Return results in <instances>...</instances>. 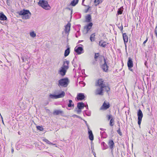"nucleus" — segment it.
Listing matches in <instances>:
<instances>
[{"label":"nucleus","instance_id":"1","mask_svg":"<svg viewBox=\"0 0 157 157\" xmlns=\"http://www.w3.org/2000/svg\"><path fill=\"white\" fill-rule=\"evenodd\" d=\"M105 82H104L103 79L100 78L98 80L96 86H98L99 88L104 89L105 91L108 93L110 91V88L108 86L105 84Z\"/></svg>","mask_w":157,"mask_h":157},{"label":"nucleus","instance_id":"2","mask_svg":"<svg viewBox=\"0 0 157 157\" xmlns=\"http://www.w3.org/2000/svg\"><path fill=\"white\" fill-rule=\"evenodd\" d=\"M20 15L22 16V19H28L30 18L31 14L29 10L23 9L19 13Z\"/></svg>","mask_w":157,"mask_h":157},{"label":"nucleus","instance_id":"3","mask_svg":"<svg viewBox=\"0 0 157 157\" xmlns=\"http://www.w3.org/2000/svg\"><path fill=\"white\" fill-rule=\"evenodd\" d=\"M69 83V80L68 78H65L60 79L58 81V86L66 87L67 86Z\"/></svg>","mask_w":157,"mask_h":157},{"label":"nucleus","instance_id":"4","mask_svg":"<svg viewBox=\"0 0 157 157\" xmlns=\"http://www.w3.org/2000/svg\"><path fill=\"white\" fill-rule=\"evenodd\" d=\"M38 4L39 6L46 10H49L51 8L50 6L48 3V2L44 0H39Z\"/></svg>","mask_w":157,"mask_h":157},{"label":"nucleus","instance_id":"5","mask_svg":"<svg viewBox=\"0 0 157 157\" xmlns=\"http://www.w3.org/2000/svg\"><path fill=\"white\" fill-rule=\"evenodd\" d=\"M59 93L57 94H50L49 97L50 98L52 99H57L60 98H63L65 95V93L63 91H59Z\"/></svg>","mask_w":157,"mask_h":157},{"label":"nucleus","instance_id":"6","mask_svg":"<svg viewBox=\"0 0 157 157\" xmlns=\"http://www.w3.org/2000/svg\"><path fill=\"white\" fill-rule=\"evenodd\" d=\"M79 45L81 46H76L75 48L74 49L75 51L78 55H80L84 52V51L82 47L83 45L82 44H80Z\"/></svg>","mask_w":157,"mask_h":157},{"label":"nucleus","instance_id":"7","mask_svg":"<svg viewBox=\"0 0 157 157\" xmlns=\"http://www.w3.org/2000/svg\"><path fill=\"white\" fill-rule=\"evenodd\" d=\"M138 124L140 125L141 124L142 118L143 117V114L140 109H139L137 112Z\"/></svg>","mask_w":157,"mask_h":157},{"label":"nucleus","instance_id":"8","mask_svg":"<svg viewBox=\"0 0 157 157\" xmlns=\"http://www.w3.org/2000/svg\"><path fill=\"white\" fill-rule=\"evenodd\" d=\"M105 90L104 89L101 88H97L95 91V94L96 95L102 96L104 95V91Z\"/></svg>","mask_w":157,"mask_h":157},{"label":"nucleus","instance_id":"9","mask_svg":"<svg viewBox=\"0 0 157 157\" xmlns=\"http://www.w3.org/2000/svg\"><path fill=\"white\" fill-rule=\"evenodd\" d=\"M127 65L129 70L130 71H132L133 70L131 68L133 66V63L132 59L130 57L128 59Z\"/></svg>","mask_w":157,"mask_h":157},{"label":"nucleus","instance_id":"10","mask_svg":"<svg viewBox=\"0 0 157 157\" xmlns=\"http://www.w3.org/2000/svg\"><path fill=\"white\" fill-rule=\"evenodd\" d=\"M104 63L101 66V68L103 71L105 72H107L108 71V67L106 63L105 59L104 58Z\"/></svg>","mask_w":157,"mask_h":157},{"label":"nucleus","instance_id":"11","mask_svg":"<svg viewBox=\"0 0 157 157\" xmlns=\"http://www.w3.org/2000/svg\"><path fill=\"white\" fill-rule=\"evenodd\" d=\"M110 107V104L109 102L106 103L105 101L100 108L101 110H106Z\"/></svg>","mask_w":157,"mask_h":157},{"label":"nucleus","instance_id":"12","mask_svg":"<svg viewBox=\"0 0 157 157\" xmlns=\"http://www.w3.org/2000/svg\"><path fill=\"white\" fill-rule=\"evenodd\" d=\"M67 69L64 68L63 67H61L59 70L58 73L61 76H63L65 75L67 71Z\"/></svg>","mask_w":157,"mask_h":157},{"label":"nucleus","instance_id":"13","mask_svg":"<svg viewBox=\"0 0 157 157\" xmlns=\"http://www.w3.org/2000/svg\"><path fill=\"white\" fill-rule=\"evenodd\" d=\"M71 25V23L70 22H68L67 24L65 26L64 31L66 33L69 34L70 29Z\"/></svg>","mask_w":157,"mask_h":157},{"label":"nucleus","instance_id":"14","mask_svg":"<svg viewBox=\"0 0 157 157\" xmlns=\"http://www.w3.org/2000/svg\"><path fill=\"white\" fill-rule=\"evenodd\" d=\"M85 96L83 93H79L77 95L76 98L78 100H82L84 99Z\"/></svg>","mask_w":157,"mask_h":157},{"label":"nucleus","instance_id":"15","mask_svg":"<svg viewBox=\"0 0 157 157\" xmlns=\"http://www.w3.org/2000/svg\"><path fill=\"white\" fill-rule=\"evenodd\" d=\"M93 25V24L92 22H90L87 25L84 27V29H86V33H87L89 31Z\"/></svg>","mask_w":157,"mask_h":157},{"label":"nucleus","instance_id":"16","mask_svg":"<svg viewBox=\"0 0 157 157\" xmlns=\"http://www.w3.org/2000/svg\"><path fill=\"white\" fill-rule=\"evenodd\" d=\"M64 114L63 112L60 110H55L53 113V114L54 115H58L60 114L63 116Z\"/></svg>","mask_w":157,"mask_h":157},{"label":"nucleus","instance_id":"17","mask_svg":"<svg viewBox=\"0 0 157 157\" xmlns=\"http://www.w3.org/2000/svg\"><path fill=\"white\" fill-rule=\"evenodd\" d=\"M69 63V62L68 61H64L63 62V64L62 67H63L64 68L67 70L69 68L68 65Z\"/></svg>","mask_w":157,"mask_h":157},{"label":"nucleus","instance_id":"18","mask_svg":"<svg viewBox=\"0 0 157 157\" xmlns=\"http://www.w3.org/2000/svg\"><path fill=\"white\" fill-rule=\"evenodd\" d=\"M88 134L89 135V139L91 141H93L94 139V136L92 131L90 129L88 130Z\"/></svg>","mask_w":157,"mask_h":157},{"label":"nucleus","instance_id":"19","mask_svg":"<svg viewBox=\"0 0 157 157\" xmlns=\"http://www.w3.org/2000/svg\"><path fill=\"white\" fill-rule=\"evenodd\" d=\"M123 37L124 44L125 45L126 47V43H127L128 42V36L126 35V33H123Z\"/></svg>","mask_w":157,"mask_h":157},{"label":"nucleus","instance_id":"20","mask_svg":"<svg viewBox=\"0 0 157 157\" xmlns=\"http://www.w3.org/2000/svg\"><path fill=\"white\" fill-rule=\"evenodd\" d=\"M77 108L78 109H82L85 106L84 103L82 102L77 103Z\"/></svg>","mask_w":157,"mask_h":157},{"label":"nucleus","instance_id":"21","mask_svg":"<svg viewBox=\"0 0 157 157\" xmlns=\"http://www.w3.org/2000/svg\"><path fill=\"white\" fill-rule=\"evenodd\" d=\"M0 20L2 21H6L7 20V18L6 17L2 12L0 13Z\"/></svg>","mask_w":157,"mask_h":157},{"label":"nucleus","instance_id":"22","mask_svg":"<svg viewBox=\"0 0 157 157\" xmlns=\"http://www.w3.org/2000/svg\"><path fill=\"white\" fill-rule=\"evenodd\" d=\"M108 144L110 148L112 150L114 144L113 141L112 140H109Z\"/></svg>","mask_w":157,"mask_h":157},{"label":"nucleus","instance_id":"23","mask_svg":"<svg viewBox=\"0 0 157 157\" xmlns=\"http://www.w3.org/2000/svg\"><path fill=\"white\" fill-rule=\"evenodd\" d=\"M108 44V43L103 40H101L99 42V45L102 47L105 48Z\"/></svg>","mask_w":157,"mask_h":157},{"label":"nucleus","instance_id":"24","mask_svg":"<svg viewBox=\"0 0 157 157\" xmlns=\"http://www.w3.org/2000/svg\"><path fill=\"white\" fill-rule=\"evenodd\" d=\"M70 52V48L68 47L65 50L64 56L65 57H66L69 54Z\"/></svg>","mask_w":157,"mask_h":157},{"label":"nucleus","instance_id":"25","mask_svg":"<svg viewBox=\"0 0 157 157\" xmlns=\"http://www.w3.org/2000/svg\"><path fill=\"white\" fill-rule=\"evenodd\" d=\"M79 0H73L70 4V5L72 6H75L78 2Z\"/></svg>","mask_w":157,"mask_h":157},{"label":"nucleus","instance_id":"26","mask_svg":"<svg viewBox=\"0 0 157 157\" xmlns=\"http://www.w3.org/2000/svg\"><path fill=\"white\" fill-rule=\"evenodd\" d=\"M117 25L118 27V28L121 30V32L123 33V27L122 25V24L121 23H119Z\"/></svg>","mask_w":157,"mask_h":157},{"label":"nucleus","instance_id":"27","mask_svg":"<svg viewBox=\"0 0 157 157\" xmlns=\"http://www.w3.org/2000/svg\"><path fill=\"white\" fill-rule=\"evenodd\" d=\"M21 59H22L23 62H25L27 63H28L29 62L28 61V58H26V56H22L21 57Z\"/></svg>","mask_w":157,"mask_h":157},{"label":"nucleus","instance_id":"28","mask_svg":"<svg viewBox=\"0 0 157 157\" xmlns=\"http://www.w3.org/2000/svg\"><path fill=\"white\" fill-rule=\"evenodd\" d=\"M91 17L90 14H88L86 17V20L87 22H90L91 21Z\"/></svg>","mask_w":157,"mask_h":157},{"label":"nucleus","instance_id":"29","mask_svg":"<svg viewBox=\"0 0 157 157\" xmlns=\"http://www.w3.org/2000/svg\"><path fill=\"white\" fill-rule=\"evenodd\" d=\"M74 106V104L73 103L72 101L71 100H69V103L68 104V106L69 107H73Z\"/></svg>","mask_w":157,"mask_h":157},{"label":"nucleus","instance_id":"30","mask_svg":"<svg viewBox=\"0 0 157 157\" xmlns=\"http://www.w3.org/2000/svg\"><path fill=\"white\" fill-rule=\"evenodd\" d=\"M123 8L122 7L118 9L117 11V15H118L122 14V12L123 11Z\"/></svg>","mask_w":157,"mask_h":157},{"label":"nucleus","instance_id":"31","mask_svg":"<svg viewBox=\"0 0 157 157\" xmlns=\"http://www.w3.org/2000/svg\"><path fill=\"white\" fill-rule=\"evenodd\" d=\"M102 2V0H95L94 2L95 6L98 5L100 3H101Z\"/></svg>","mask_w":157,"mask_h":157},{"label":"nucleus","instance_id":"32","mask_svg":"<svg viewBox=\"0 0 157 157\" xmlns=\"http://www.w3.org/2000/svg\"><path fill=\"white\" fill-rule=\"evenodd\" d=\"M114 124V119L113 118H112L110 121L109 125L110 126H113Z\"/></svg>","mask_w":157,"mask_h":157},{"label":"nucleus","instance_id":"33","mask_svg":"<svg viewBox=\"0 0 157 157\" xmlns=\"http://www.w3.org/2000/svg\"><path fill=\"white\" fill-rule=\"evenodd\" d=\"M95 34L94 33L92 34L90 37V40L91 41H93L94 40Z\"/></svg>","mask_w":157,"mask_h":157},{"label":"nucleus","instance_id":"34","mask_svg":"<svg viewBox=\"0 0 157 157\" xmlns=\"http://www.w3.org/2000/svg\"><path fill=\"white\" fill-rule=\"evenodd\" d=\"M30 35L31 37L34 38L36 36V34L34 31H33L30 33Z\"/></svg>","mask_w":157,"mask_h":157},{"label":"nucleus","instance_id":"35","mask_svg":"<svg viewBox=\"0 0 157 157\" xmlns=\"http://www.w3.org/2000/svg\"><path fill=\"white\" fill-rule=\"evenodd\" d=\"M84 112L88 116H91V112L90 111H88L87 112L86 110H85L84 111Z\"/></svg>","mask_w":157,"mask_h":157},{"label":"nucleus","instance_id":"36","mask_svg":"<svg viewBox=\"0 0 157 157\" xmlns=\"http://www.w3.org/2000/svg\"><path fill=\"white\" fill-rule=\"evenodd\" d=\"M36 128L38 130H39L40 131H42L44 130V128L42 126H37Z\"/></svg>","mask_w":157,"mask_h":157},{"label":"nucleus","instance_id":"37","mask_svg":"<svg viewBox=\"0 0 157 157\" xmlns=\"http://www.w3.org/2000/svg\"><path fill=\"white\" fill-rule=\"evenodd\" d=\"M43 140L46 142L47 144H52V143L49 141L48 140L46 139H44Z\"/></svg>","mask_w":157,"mask_h":157},{"label":"nucleus","instance_id":"38","mask_svg":"<svg viewBox=\"0 0 157 157\" xmlns=\"http://www.w3.org/2000/svg\"><path fill=\"white\" fill-rule=\"evenodd\" d=\"M117 132L118 134L121 136L122 135V133L121 132L120 128L119 127L118 129L117 130Z\"/></svg>","mask_w":157,"mask_h":157},{"label":"nucleus","instance_id":"39","mask_svg":"<svg viewBox=\"0 0 157 157\" xmlns=\"http://www.w3.org/2000/svg\"><path fill=\"white\" fill-rule=\"evenodd\" d=\"M72 117H73L74 118L76 117V118H78L79 119H80L81 120H83L80 116H78V115H75V114L73 115L72 116Z\"/></svg>","mask_w":157,"mask_h":157},{"label":"nucleus","instance_id":"40","mask_svg":"<svg viewBox=\"0 0 157 157\" xmlns=\"http://www.w3.org/2000/svg\"><path fill=\"white\" fill-rule=\"evenodd\" d=\"M107 117V119L108 120H110L112 118V115H107L106 116Z\"/></svg>","mask_w":157,"mask_h":157},{"label":"nucleus","instance_id":"41","mask_svg":"<svg viewBox=\"0 0 157 157\" xmlns=\"http://www.w3.org/2000/svg\"><path fill=\"white\" fill-rule=\"evenodd\" d=\"M82 120H83V121H84L85 123L86 126H87L88 130H89V129H90V128H89V125L87 124L86 121L85 120H83V119Z\"/></svg>","mask_w":157,"mask_h":157},{"label":"nucleus","instance_id":"42","mask_svg":"<svg viewBox=\"0 0 157 157\" xmlns=\"http://www.w3.org/2000/svg\"><path fill=\"white\" fill-rule=\"evenodd\" d=\"M99 56V53H95L94 56L95 59H97Z\"/></svg>","mask_w":157,"mask_h":157},{"label":"nucleus","instance_id":"43","mask_svg":"<svg viewBox=\"0 0 157 157\" xmlns=\"http://www.w3.org/2000/svg\"><path fill=\"white\" fill-rule=\"evenodd\" d=\"M81 111H82L81 109H78V110H76L77 113L78 114H80L81 113Z\"/></svg>","mask_w":157,"mask_h":157},{"label":"nucleus","instance_id":"44","mask_svg":"<svg viewBox=\"0 0 157 157\" xmlns=\"http://www.w3.org/2000/svg\"><path fill=\"white\" fill-rule=\"evenodd\" d=\"M88 8L86 9L85 10V12L86 13H87L89 10V9L90 8V7L89 6H88Z\"/></svg>","mask_w":157,"mask_h":157},{"label":"nucleus","instance_id":"45","mask_svg":"<svg viewBox=\"0 0 157 157\" xmlns=\"http://www.w3.org/2000/svg\"><path fill=\"white\" fill-rule=\"evenodd\" d=\"M147 40H148L147 38L146 40L145 41H144V42H143V45H144H144H145V43H146V42H147Z\"/></svg>","mask_w":157,"mask_h":157},{"label":"nucleus","instance_id":"46","mask_svg":"<svg viewBox=\"0 0 157 157\" xmlns=\"http://www.w3.org/2000/svg\"><path fill=\"white\" fill-rule=\"evenodd\" d=\"M101 144L103 145L104 147L105 146V145H106V144L104 142H102L101 143Z\"/></svg>","mask_w":157,"mask_h":157},{"label":"nucleus","instance_id":"47","mask_svg":"<svg viewBox=\"0 0 157 157\" xmlns=\"http://www.w3.org/2000/svg\"><path fill=\"white\" fill-rule=\"evenodd\" d=\"M145 65L147 67V61H145V63H144Z\"/></svg>","mask_w":157,"mask_h":157},{"label":"nucleus","instance_id":"48","mask_svg":"<svg viewBox=\"0 0 157 157\" xmlns=\"http://www.w3.org/2000/svg\"><path fill=\"white\" fill-rule=\"evenodd\" d=\"M117 123L118 124V126L119 127H120V123H119V121H118L117 122Z\"/></svg>","mask_w":157,"mask_h":157},{"label":"nucleus","instance_id":"49","mask_svg":"<svg viewBox=\"0 0 157 157\" xmlns=\"http://www.w3.org/2000/svg\"><path fill=\"white\" fill-rule=\"evenodd\" d=\"M85 0H82V5L83 6H85V5H84L83 4V2H84V1H85Z\"/></svg>","mask_w":157,"mask_h":157},{"label":"nucleus","instance_id":"50","mask_svg":"<svg viewBox=\"0 0 157 157\" xmlns=\"http://www.w3.org/2000/svg\"><path fill=\"white\" fill-rule=\"evenodd\" d=\"M155 33L156 36H157V32H156V31L155 29Z\"/></svg>","mask_w":157,"mask_h":157},{"label":"nucleus","instance_id":"51","mask_svg":"<svg viewBox=\"0 0 157 157\" xmlns=\"http://www.w3.org/2000/svg\"><path fill=\"white\" fill-rule=\"evenodd\" d=\"M128 26V24H125V25L124 27H127Z\"/></svg>","mask_w":157,"mask_h":157},{"label":"nucleus","instance_id":"52","mask_svg":"<svg viewBox=\"0 0 157 157\" xmlns=\"http://www.w3.org/2000/svg\"><path fill=\"white\" fill-rule=\"evenodd\" d=\"M13 151H14L13 149V148H12V149H11V151H12V153H13Z\"/></svg>","mask_w":157,"mask_h":157},{"label":"nucleus","instance_id":"53","mask_svg":"<svg viewBox=\"0 0 157 157\" xmlns=\"http://www.w3.org/2000/svg\"><path fill=\"white\" fill-rule=\"evenodd\" d=\"M52 145H56V144H52H52H51Z\"/></svg>","mask_w":157,"mask_h":157},{"label":"nucleus","instance_id":"54","mask_svg":"<svg viewBox=\"0 0 157 157\" xmlns=\"http://www.w3.org/2000/svg\"><path fill=\"white\" fill-rule=\"evenodd\" d=\"M100 129L101 130H102V131H103L105 129H103V128H100Z\"/></svg>","mask_w":157,"mask_h":157},{"label":"nucleus","instance_id":"55","mask_svg":"<svg viewBox=\"0 0 157 157\" xmlns=\"http://www.w3.org/2000/svg\"><path fill=\"white\" fill-rule=\"evenodd\" d=\"M86 107L87 109H88V107L87 105V106H86Z\"/></svg>","mask_w":157,"mask_h":157},{"label":"nucleus","instance_id":"56","mask_svg":"<svg viewBox=\"0 0 157 157\" xmlns=\"http://www.w3.org/2000/svg\"><path fill=\"white\" fill-rule=\"evenodd\" d=\"M72 10L71 9V15L72 14Z\"/></svg>","mask_w":157,"mask_h":157},{"label":"nucleus","instance_id":"57","mask_svg":"<svg viewBox=\"0 0 157 157\" xmlns=\"http://www.w3.org/2000/svg\"><path fill=\"white\" fill-rule=\"evenodd\" d=\"M67 9H69V10H71V9L70 8H67Z\"/></svg>","mask_w":157,"mask_h":157},{"label":"nucleus","instance_id":"58","mask_svg":"<svg viewBox=\"0 0 157 157\" xmlns=\"http://www.w3.org/2000/svg\"><path fill=\"white\" fill-rule=\"evenodd\" d=\"M7 2L8 3V1H9V0H7Z\"/></svg>","mask_w":157,"mask_h":157},{"label":"nucleus","instance_id":"59","mask_svg":"<svg viewBox=\"0 0 157 157\" xmlns=\"http://www.w3.org/2000/svg\"><path fill=\"white\" fill-rule=\"evenodd\" d=\"M94 156H95V157H97L96 156V154H95Z\"/></svg>","mask_w":157,"mask_h":157},{"label":"nucleus","instance_id":"60","mask_svg":"<svg viewBox=\"0 0 157 157\" xmlns=\"http://www.w3.org/2000/svg\"><path fill=\"white\" fill-rule=\"evenodd\" d=\"M75 36L76 37H78V36H77V35H76Z\"/></svg>","mask_w":157,"mask_h":157},{"label":"nucleus","instance_id":"61","mask_svg":"<svg viewBox=\"0 0 157 157\" xmlns=\"http://www.w3.org/2000/svg\"><path fill=\"white\" fill-rule=\"evenodd\" d=\"M80 42H81V41L79 40V41H78V42L79 43Z\"/></svg>","mask_w":157,"mask_h":157},{"label":"nucleus","instance_id":"62","mask_svg":"<svg viewBox=\"0 0 157 157\" xmlns=\"http://www.w3.org/2000/svg\"><path fill=\"white\" fill-rule=\"evenodd\" d=\"M80 42H81V41L79 40V41H78V42L79 43Z\"/></svg>","mask_w":157,"mask_h":157},{"label":"nucleus","instance_id":"63","mask_svg":"<svg viewBox=\"0 0 157 157\" xmlns=\"http://www.w3.org/2000/svg\"><path fill=\"white\" fill-rule=\"evenodd\" d=\"M84 85L83 86H85V83H84Z\"/></svg>","mask_w":157,"mask_h":157},{"label":"nucleus","instance_id":"64","mask_svg":"<svg viewBox=\"0 0 157 157\" xmlns=\"http://www.w3.org/2000/svg\"><path fill=\"white\" fill-rule=\"evenodd\" d=\"M106 148H104V149H106Z\"/></svg>","mask_w":157,"mask_h":157}]
</instances>
